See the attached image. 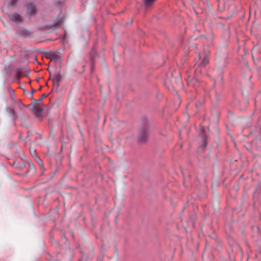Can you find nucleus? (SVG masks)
<instances>
[{"mask_svg": "<svg viewBox=\"0 0 261 261\" xmlns=\"http://www.w3.org/2000/svg\"><path fill=\"white\" fill-rule=\"evenodd\" d=\"M208 63V59L207 57H204L200 63L198 65L195 69L196 75L200 74L202 72V69Z\"/></svg>", "mask_w": 261, "mask_h": 261, "instance_id": "obj_1", "label": "nucleus"}, {"mask_svg": "<svg viewBox=\"0 0 261 261\" xmlns=\"http://www.w3.org/2000/svg\"><path fill=\"white\" fill-rule=\"evenodd\" d=\"M187 84L189 86H191L193 88H197L199 86L200 82L197 77H194L187 80Z\"/></svg>", "mask_w": 261, "mask_h": 261, "instance_id": "obj_2", "label": "nucleus"}, {"mask_svg": "<svg viewBox=\"0 0 261 261\" xmlns=\"http://www.w3.org/2000/svg\"><path fill=\"white\" fill-rule=\"evenodd\" d=\"M10 19L16 22H20L23 20L21 16L17 13H14L10 16Z\"/></svg>", "mask_w": 261, "mask_h": 261, "instance_id": "obj_3", "label": "nucleus"}, {"mask_svg": "<svg viewBox=\"0 0 261 261\" xmlns=\"http://www.w3.org/2000/svg\"><path fill=\"white\" fill-rule=\"evenodd\" d=\"M36 12V8L34 7V5L32 3L28 5V13L30 15L35 14Z\"/></svg>", "mask_w": 261, "mask_h": 261, "instance_id": "obj_4", "label": "nucleus"}, {"mask_svg": "<svg viewBox=\"0 0 261 261\" xmlns=\"http://www.w3.org/2000/svg\"><path fill=\"white\" fill-rule=\"evenodd\" d=\"M9 114L14 119H15L17 118V115L15 112V110L13 108H10L9 110Z\"/></svg>", "mask_w": 261, "mask_h": 261, "instance_id": "obj_5", "label": "nucleus"}, {"mask_svg": "<svg viewBox=\"0 0 261 261\" xmlns=\"http://www.w3.org/2000/svg\"><path fill=\"white\" fill-rule=\"evenodd\" d=\"M32 110L37 115H39L42 111V110L40 108H33Z\"/></svg>", "mask_w": 261, "mask_h": 261, "instance_id": "obj_6", "label": "nucleus"}, {"mask_svg": "<svg viewBox=\"0 0 261 261\" xmlns=\"http://www.w3.org/2000/svg\"><path fill=\"white\" fill-rule=\"evenodd\" d=\"M34 104H38L39 105H42V100L41 98L38 99V100H34Z\"/></svg>", "mask_w": 261, "mask_h": 261, "instance_id": "obj_7", "label": "nucleus"}, {"mask_svg": "<svg viewBox=\"0 0 261 261\" xmlns=\"http://www.w3.org/2000/svg\"><path fill=\"white\" fill-rule=\"evenodd\" d=\"M38 164L43 168L42 161L40 159H38Z\"/></svg>", "mask_w": 261, "mask_h": 261, "instance_id": "obj_8", "label": "nucleus"}, {"mask_svg": "<svg viewBox=\"0 0 261 261\" xmlns=\"http://www.w3.org/2000/svg\"><path fill=\"white\" fill-rule=\"evenodd\" d=\"M17 1V0H11V4L12 5H14L16 3Z\"/></svg>", "mask_w": 261, "mask_h": 261, "instance_id": "obj_9", "label": "nucleus"}, {"mask_svg": "<svg viewBox=\"0 0 261 261\" xmlns=\"http://www.w3.org/2000/svg\"><path fill=\"white\" fill-rule=\"evenodd\" d=\"M57 76H58L59 80H60L61 76H60V75L59 74H58Z\"/></svg>", "mask_w": 261, "mask_h": 261, "instance_id": "obj_10", "label": "nucleus"}, {"mask_svg": "<svg viewBox=\"0 0 261 261\" xmlns=\"http://www.w3.org/2000/svg\"><path fill=\"white\" fill-rule=\"evenodd\" d=\"M11 98L14 100V97L13 96V94H11Z\"/></svg>", "mask_w": 261, "mask_h": 261, "instance_id": "obj_11", "label": "nucleus"}, {"mask_svg": "<svg viewBox=\"0 0 261 261\" xmlns=\"http://www.w3.org/2000/svg\"><path fill=\"white\" fill-rule=\"evenodd\" d=\"M34 92V90H33V91H32V93H33ZM33 93H32V94Z\"/></svg>", "mask_w": 261, "mask_h": 261, "instance_id": "obj_12", "label": "nucleus"}]
</instances>
